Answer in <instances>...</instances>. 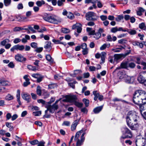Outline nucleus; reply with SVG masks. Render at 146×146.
Returning <instances> with one entry per match:
<instances>
[{"label": "nucleus", "mask_w": 146, "mask_h": 146, "mask_svg": "<svg viewBox=\"0 0 146 146\" xmlns=\"http://www.w3.org/2000/svg\"><path fill=\"white\" fill-rule=\"evenodd\" d=\"M126 119L127 125L131 130L137 129L139 125V117L135 112L133 111L128 112Z\"/></svg>", "instance_id": "f257e3e1"}, {"label": "nucleus", "mask_w": 146, "mask_h": 146, "mask_svg": "<svg viewBox=\"0 0 146 146\" xmlns=\"http://www.w3.org/2000/svg\"><path fill=\"white\" fill-rule=\"evenodd\" d=\"M62 97L63 98H65L62 100L64 102H74V104L78 108H81L83 106V104L76 101L77 98L76 95H62Z\"/></svg>", "instance_id": "f03ea898"}, {"label": "nucleus", "mask_w": 146, "mask_h": 146, "mask_svg": "<svg viewBox=\"0 0 146 146\" xmlns=\"http://www.w3.org/2000/svg\"><path fill=\"white\" fill-rule=\"evenodd\" d=\"M43 18L45 21L55 24H57L58 23L61 22L60 20L55 15H47L43 17Z\"/></svg>", "instance_id": "7ed1b4c3"}, {"label": "nucleus", "mask_w": 146, "mask_h": 146, "mask_svg": "<svg viewBox=\"0 0 146 146\" xmlns=\"http://www.w3.org/2000/svg\"><path fill=\"white\" fill-rule=\"evenodd\" d=\"M121 131L123 135L120 138V140L122 141L123 139L129 138L132 137V134L131 131L127 127H125L122 128Z\"/></svg>", "instance_id": "20e7f679"}, {"label": "nucleus", "mask_w": 146, "mask_h": 146, "mask_svg": "<svg viewBox=\"0 0 146 146\" xmlns=\"http://www.w3.org/2000/svg\"><path fill=\"white\" fill-rule=\"evenodd\" d=\"M86 19L87 20L90 21H95L98 18L95 13L94 12L90 11L86 13L85 15Z\"/></svg>", "instance_id": "39448f33"}, {"label": "nucleus", "mask_w": 146, "mask_h": 146, "mask_svg": "<svg viewBox=\"0 0 146 146\" xmlns=\"http://www.w3.org/2000/svg\"><path fill=\"white\" fill-rule=\"evenodd\" d=\"M135 143L137 146H145V139L141 136H138L136 138Z\"/></svg>", "instance_id": "423d86ee"}, {"label": "nucleus", "mask_w": 146, "mask_h": 146, "mask_svg": "<svg viewBox=\"0 0 146 146\" xmlns=\"http://www.w3.org/2000/svg\"><path fill=\"white\" fill-rule=\"evenodd\" d=\"M127 52L124 54H116L114 55V60H117L120 59H122L124 58L126 56L129 55L131 52V50H127Z\"/></svg>", "instance_id": "0eeeda50"}, {"label": "nucleus", "mask_w": 146, "mask_h": 146, "mask_svg": "<svg viewBox=\"0 0 146 146\" xmlns=\"http://www.w3.org/2000/svg\"><path fill=\"white\" fill-rule=\"evenodd\" d=\"M138 81L140 83H144L146 82V72H141L137 78Z\"/></svg>", "instance_id": "6e6552de"}, {"label": "nucleus", "mask_w": 146, "mask_h": 146, "mask_svg": "<svg viewBox=\"0 0 146 146\" xmlns=\"http://www.w3.org/2000/svg\"><path fill=\"white\" fill-rule=\"evenodd\" d=\"M141 100L139 95L135 91L133 94V102L134 104L137 105H139L141 103Z\"/></svg>", "instance_id": "1a4fd4ad"}, {"label": "nucleus", "mask_w": 146, "mask_h": 146, "mask_svg": "<svg viewBox=\"0 0 146 146\" xmlns=\"http://www.w3.org/2000/svg\"><path fill=\"white\" fill-rule=\"evenodd\" d=\"M123 80L126 83L132 84L135 80V78L133 76H130L125 74L123 77Z\"/></svg>", "instance_id": "9d476101"}, {"label": "nucleus", "mask_w": 146, "mask_h": 146, "mask_svg": "<svg viewBox=\"0 0 146 146\" xmlns=\"http://www.w3.org/2000/svg\"><path fill=\"white\" fill-rule=\"evenodd\" d=\"M25 48V46L23 45H20L17 44L13 46L11 49V52H14L15 50L23 51Z\"/></svg>", "instance_id": "9b49d317"}, {"label": "nucleus", "mask_w": 146, "mask_h": 146, "mask_svg": "<svg viewBox=\"0 0 146 146\" xmlns=\"http://www.w3.org/2000/svg\"><path fill=\"white\" fill-rule=\"evenodd\" d=\"M85 134V133H83L80 139L76 140L77 141L76 143V146H81L83 144V142L84 141L85 138L84 135Z\"/></svg>", "instance_id": "f8f14e48"}, {"label": "nucleus", "mask_w": 146, "mask_h": 146, "mask_svg": "<svg viewBox=\"0 0 146 146\" xmlns=\"http://www.w3.org/2000/svg\"><path fill=\"white\" fill-rule=\"evenodd\" d=\"M15 59L18 62H23L25 61L26 58L23 56L21 54H18L15 56Z\"/></svg>", "instance_id": "ddd939ff"}, {"label": "nucleus", "mask_w": 146, "mask_h": 146, "mask_svg": "<svg viewBox=\"0 0 146 146\" xmlns=\"http://www.w3.org/2000/svg\"><path fill=\"white\" fill-rule=\"evenodd\" d=\"M32 76L34 78L37 79L36 82L37 83H40L44 77L38 74H33Z\"/></svg>", "instance_id": "4468645a"}, {"label": "nucleus", "mask_w": 146, "mask_h": 146, "mask_svg": "<svg viewBox=\"0 0 146 146\" xmlns=\"http://www.w3.org/2000/svg\"><path fill=\"white\" fill-rule=\"evenodd\" d=\"M141 99L146 98V92L144 91L138 90L135 91Z\"/></svg>", "instance_id": "2eb2a0df"}, {"label": "nucleus", "mask_w": 146, "mask_h": 146, "mask_svg": "<svg viewBox=\"0 0 146 146\" xmlns=\"http://www.w3.org/2000/svg\"><path fill=\"white\" fill-rule=\"evenodd\" d=\"M50 110V112L52 113H53L55 110H56L58 108V105H55L53 104L52 105H46Z\"/></svg>", "instance_id": "dca6fc26"}, {"label": "nucleus", "mask_w": 146, "mask_h": 146, "mask_svg": "<svg viewBox=\"0 0 146 146\" xmlns=\"http://www.w3.org/2000/svg\"><path fill=\"white\" fill-rule=\"evenodd\" d=\"M23 98L27 102H29L31 100V97L30 95L27 93H24L22 95Z\"/></svg>", "instance_id": "f3484780"}, {"label": "nucleus", "mask_w": 146, "mask_h": 146, "mask_svg": "<svg viewBox=\"0 0 146 146\" xmlns=\"http://www.w3.org/2000/svg\"><path fill=\"white\" fill-rule=\"evenodd\" d=\"M79 121V120L76 119L72 123L71 127V131H73L76 129V127L78 124Z\"/></svg>", "instance_id": "a211bd4d"}, {"label": "nucleus", "mask_w": 146, "mask_h": 146, "mask_svg": "<svg viewBox=\"0 0 146 146\" xmlns=\"http://www.w3.org/2000/svg\"><path fill=\"white\" fill-rule=\"evenodd\" d=\"M44 48L46 49V51L50 52L52 48L51 42L50 41L46 42Z\"/></svg>", "instance_id": "6ab92c4d"}, {"label": "nucleus", "mask_w": 146, "mask_h": 146, "mask_svg": "<svg viewBox=\"0 0 146 146\" xmlns=\"http://www.w3.org/2000/svg\"><path fill=\"white\" fill-rule=\"evenodd\" d=\"M27 18V17L22 15H19L16 17V20L19 22H24L26 21Z\"/></svg>", "instance_id": "aec40b11"}, {"label": "nucleus", "mask_w": 146, "mask_h": 146, "mask_svg": "<svg viewBox=\"0 0 146 146\" xmlns=\"http://www.w3.org/2000/svg\"><path fill=\"white\" fill-rule=\"evenodd\" d=\"M103 108V106L96 107L93 109V111L95 114L98 113L102 110Z\"/></svg>", "instance_id": "412c9836"}, {"label": "nucleus", "mask_w": 146, "mask_h": 146, "mask_svg": "<svg viewBox=\"0 0 146 146\" xmlns=\"http://www.w3.org/2000/svg\"><path fill=\"white\" fill-rule=\"evenodd\" d=\"M132 44L133 46H139L141 48H142L143 47V44L142 43L137 41H133Z\"/></svg>", "instance_id": "4be33fe9"}, {"label": "nucleus", "mask_w": 146, "mask_h": 146, "mask_svg": "<svg viewBox=\"0 0 146 146\" xmlns=\"http://www.w3.org/2000/svg\"><path fill=\"white\" fill-rule=\"evenodd\" d=\"M83 129H82L81 130L78 131L76 133L74 138V140L75 141H76V140L80 139L79 138V137L81 135V133L83 132Z\"/></svg>", "instance_id": "5701e85b"}, {"label": "nucleus", "mask_w": 146, "mask_h": 146, "mask_svg": "<svg viewBox=\"0 0 146 146\" xmlns=\"http://www.w3.org/2000/svg\"><path fill=\"white\" fill-rule=\"evenodd\" d=\"M110 46V44L109 43L104 44L100 48V49L102 50L105 49L106 48H109Z\"/></svg>", "instance_id": "b1692460"}, {"label": "nucleus", "mask_w": 146, "mask_h": 146, "mask_svg": "<svg viewBox=\"0 0 146 146\" xmlns=\"http://www.w3.org/2000/svg\"><path fill=\"white\" fill-rule=\"evenodd\" d=\"M93 94L94 96V100L95 101H96L100 95L99 93L96 90L94 91L93 92Z\"/></svg>", "instance_id": "393cba45"}, {"label": "nucleus", "mask_w": 146, "mask_h": 146, "mask_svg": "<svg viewBox=\"0 0 146 146\" xmlns=\"http://www.w3.org/2000/svg\"><path fill=\"white\" fill-rule=\"evenodd\" d=\"M128 62H122L120 64V67L123 68H128Z\"/></svg>", "instance_id": "a878e982"}, {"label": "nucleus", "mask_w": 146, "mask_h": 146, "mask_svg": "<svg viewBox=\"0 0 146 146\" xmlns=\"http://www.w3.org/2000/svg\"><path fill=\"white\" fill-rule=\"evenodd\" d=\"M16 97L19 104L21 105V103L20 100V91L19 90H17Z\"/></svg>", "instance_id": "bb28decb"}, {"label": "nucleus", "mask_w": 146, "mask_h": 146, "mask_svg": "<svg viewBox=\"0 0 146 146\" xmlns=\"http://www.w3.org/2000/svg\"><path fill=\"white\" fill-rule=\"evenodd\" d=\"M30 39V36L28 35H26L25 37L23 38L21 40V41L23 43H26L27 42V40Z\"/></svg>", "instance_id": "cd10ccee"}, {"label": "nucleus", "mask_w": 146, "mask_h": 146, "mask_svg": "<svg viewBox=\"0 0 146 146\" xmlns=\"http://www.w3.org/2000/svg\"><path fill=\"white\" fill-rule=\"evenodd\" d=\"M106 53L105 52H102L101 54V58L102 62H101L103 63L105 62V56L106 55Z\"/></svg>", "instance_id": "c85d7f7f"}, {"label": "nucleus", "mask_w": 146, "mask_h": 146, "mask_svg": "<svg viewBox=\"0 0 146 146\" xmlns=\"http://www.w3.org/2000/svg\"><path fill=\"white\" fill-rule=\"evenodd\" d=\"M121 28H120V27L118 28L117 27H116L112 28L111 29L110 31L111 33H115L117 31H120L121 30Z\"/></svg>", "instance_id": "c756f323"}, {"label": "nucleus", "mask_w": 146, "mask_h": 146, "mask_svg": "<svg viewBox=\"0 0 146 146\" xmlns=\"http://www.w3.org/2000/svg\"><path fill=\"white\" fill-rule=\"evenodd\" d=\"M138 105L139 106L140 112L141 115H142L145 109L144 105L141 104H141Z\"/></svg>", "instance_id": "7c9ffc66"}, {"label": "nucleus", "mask_w": 146, "mask_h": 146, "mask_svg": "<svg viewBox=\"0 0 146 146\" xmlns=\"http://www.w3.org/2000/svg\"><path fill=\"white\" fill-rule=\"evenodd\" d=\"M36 93L39 96H40L42 94V91L41 90V88L39 86H38L36 88Z\"/></svg>", "instance_id": "2f4dec72"}, {"label": "nucleus", "mask_w": 146, "mask_h": 146, "mask_svg": "<svg viewBox=\"0 0 146 146\" xmlns=\"http://www.w3.org/2000/svg\"><path fill=\"white\" fill-rule=\"evenodd\" d=\"M46 59L48 62H52L53 61V60L50 54L46 55Z\"/></svg>", "instance_id": "473e14b6"}, {"label": "nucleus", "mask_w": 146, "mask_h": 146, "mask_svg": "<svg viewBox=\"0 0 146 146\" xmlns=\"http://www.w3.org/2000/svg\"><path fill=\"white\" fill-rule=\"evenodd\" d=\"M52 41L55 44H61L64 45H65L66 44L65 43L61 42L60 40H56L54 39H53L52 40Z\"/></svg>", "instance_id": "72a5a7b5"}, {"label": "nucleus", "mask_w": 146, "mask_h": 146, "mask_svg": "<svg viewBox=\"0 0 146 146\" xmlns=\"http://www.w3.org/2000/svg\"><path fill=\"white\" fill-rule=\"evenodd\" d=\"M23 30H28L26 28H22L20 27H16L14 28L13 31H18Z\"/></svg>", "instance_id": "f704fd0d"}, {"label": "nucleus", "mask_w": 146, "mask_h": 146, "mask_svg": "<svg viewBox=\"0 0 146 146\" xmlns=\"http://www.w3.org/2000/svg\"><path fill=\"white\" fill-rule=\"evenodd\" d=\"M136 66L135 64L133 62H128V68L129 67L131 68H134Z\"/></svg>", "instance_id": "c9c22d12"}, {"label": "nucleus", "mask_w": 146, "mask_h": 146, "mask_svg": "<svg viewBox=\"0 0 146 146\" xmlns=\"http://www.w3.org/2000/svg\"><path fill=\"white\" fill-rule=\"evenodd\" d=\"M11 0H4V5L6 7L10 5L11 4Z\"/></svg>", "instance_id": "e433bc0d"}, {"label": "nucleus", "mask_w": 146, "mask_h": 146, "mask_svg": "<svg viewBox=\"0 0 146 146\" xmlns=\"http://www.w3.org/2000/svg\"><path fill=\"white\" fill-rule=\"evenodd\" d=\"M45 3V2L43 0L41 1H38L36 3V5L38 7H41L42 4H44Z\"/></svg>", "instance_id": "4c0bfd02"}, {"label": "nucleus", "mask_w": 146, "mask_h": 146, "mask_svg": "<svg viewBox=\"0 0 146 146\" xmlns=\"http://www.w3.org/2000/svg\"><path fill=\"white\" fill-rule=\"evenodd\" d=\"M98 0H85V3H96Z\"/></svg>", "instance_id": "58836bf2"}, {"label": "nucleus", "mask_w": 146, "mask_h": 146, "mask_svg": "<svg viewBox=\"0 0 146 146\" xmlns=\"http://www.w3.org/2000/svg\"><path fill=\"white\" fill-rule=\"evenodd\" d=\"M128 33L130 35H134L137 33V31L135 30L130 29L128 30Z\"/></svg>", "instance_id": "ea45409f"}, {"label": "nucleus", "mask_w": 146, "mask_h": 146, "mask_svg": "<svg viewBox=\"0 0 146 146\" xmlns=\"http://www.w3.org/2000/svg\"><path fill=\"white\" fill-rule=\"evenodd\" d=\"M67 16L68 18L71 20L73 19L74 18V15L70 12H68V14Z\"/></svg>", "instance_id": "a19ab883"}, {"label": "nucleus", "mask_w": 146, "mask_h": 146, "mask_svg": "<svg viewBox=\"0 0 146 146\" xmlns=\"http://www.w3.org/2000/svg\"><path fill=\"white\" fill-rule=\"evenodd\" d=\"M124 18V17L123 15H120L117 16V17L115 18V20L119 22L121 20L123 19Z\"/></svg>", "instance_id": "79ce46f5"}, {"label": "nucleus", "mask_w": 146, "mask_h": 146, "mask_svg": "<svg viewBox=\"0 0 146 146\" xmlns=\"http://www.w3.org/2000/svg\"><path fill=\"white\" fill-rule=\"evenodd\" d=\"M79 25L77 28V31L78 33H80L81 32L82 30V25L80 23H78Z\"/></svg>", "instance_id": "37998d69"}, {"label": "nucleus", "mask_w": 146, "mask_h": 146, "mask_svg": "<svg viewBox=\"0 0 146 146\" xmlns=\"http://www.w3.org/2000/svg\"><path fill=\"white\" fill-rule=\"evenodd\" d=\"M33 114L35 116H39L41 114V111H34L33 112Z\"/></svg>", "instance_id": "c03bdc74"}, {"label": "nucleus", "mask_w": 146, "mask_h": 146, "mask_svg": "<svg viewBox=\"0 0 146 146\" xmlns=\"http://www.w3.org/2000/svg\"><path fill=\"white\" fill-rule=\"evenodd\" d=\"M65 1V0H58L57 2V5L59 6H63L64 5L63 2Z\"/></svg>", "instance_id": "a18cd8bd"}, {"label": "nucleus", "mask_w": 146, "mask_h": 146, "mask_svg": "<svg viewBox=\"0 0 146 146\" xmlns=\"http://www.w3.org/2000/svg\"><path fill=\"white\" fill-rule=\"evenodd\" d=\"M83 102L85 104L86 107H87L88 106L89 103V101L88 100L84 98L83 100Z\"/></svg>", "instance_id": "49530a36"}, {"label": "nucleus", "mask_w": 146, "mask_h": 146, "mask_svg": "<svg viewBox=\"0 0 146 146\" xmlns=\"http://www.w3.org/2000/svg\"><path fill=\"white\" fill-rule=\"evenodd\" d=\"M13 96L10 94H8L5 97V99L8 100H12L13 99Z\"/></svg>", "instance_id": "de8ad7c7"}, {"label": "nucleus", "mask_w": 146, "mask_h": 146, "mask_svg": "<svg viewBox=\"0 0 146 146\" xmlns=\"http://www.w3.org/2000/svg\"><path fill=\"white\" fill-rule=\"evenodd\" d=\"M38 140L35 139L33 141H29V143L32 145H34L38 144Z\"/></svg>", "instance_id": "09e8293b"}, {"label": "nucleus", "mask_w": 146, "mask_h": 146, "mask_svg": "<svg viewBox=\"0 0 146 146\" xmlns=\"http://www.w3.org/2000/svg\"><path fill=\"white\" fill-rule=\"evenodd\" d=\"M139 28L145 30L146 29V27H145V24L142 23L139 24Z\"/></svg>", "instance_id": "8fccbe9b"}, {"label": "nucleus", "mask_w": 146, "mask_h": 146, "mask_svg": "<svg viewBox=\"0 0 146 146\" xmlns=\"http://www.w3.org/2000/svg\"><path fill=\"white\" fill-rule=\"evenodd\" d=\"M94 35L95 36L94 37L96 39H99L101 36V34L100 32H98L95 33Z\"/></svg>", "instance_id": "3c124183"}, {"label": "nucleus", "mask_w": 146, "mask_h": 146, "mask_svg": "<svg viewBox=\"0 0 146 146\" xmlns=\"http://www.w3.org/2000/svg\"><path fill=\"white\" fill-rule=\"evenodd\" d=\"M62 32L64 33H68L70 32V30L66 28H62Z\"/></svg>", "instance_id": "603ef678"}, {"label": "nucleus", "mask_w": 146, "mask_h": 146, "mask_svg": "<svg viewBox=\"0 0 146 146\" xmlns=\"http://www.w3.org/2000/svg\"><path fill=\"white\" fill-rule=\"evenodd\" d=\"M37 102L39 103H41L43 105H45L46 106L48 105L46 103V102L42 99H39L37 100Z\"/></svg>", "instance_id": "864d4df0"}, {"label": "nucleus", "mask_w": 146, "mask_h": 146, "mask_svg": "<svg viewBox=\"0 0 146 146\" xmlns=\"http://www.w3.org/2000/svg\"><path fill=\"white\" fill-rule=\"evenodd\" d=\"M30 45L31 46L34 48H36L37 47L38 44L35 42H32L31 43Z\"/></svg>", "instance_id": "5fc2aeb1"}, {"label": "nucleus", "mask_w": 146, "mask_h": 146, "mask_svg": "<svg viewBox=\"0 0 146 146\" xmlns=\"http://www.w3.org/2000/svg\"><path fill=\"white\" fill-rule=\"evenodd\" d=\"M70 123L68 121H64L62 124V125H65L67 126H69L70 125Z\"/></svg>", "instance_id": "6e6d98bb"}, {"label": "nucleus", "mask_w": 146, "mask_h": 146, "mask_svg": "<svg viewBox=\"0 0 146 146\" xmlns=\"http://www.w3.org/2000/svg\"><path fill=\"white\" fill-rule=\"evenodd\" d=\"M27 67L28 69L33 71H35L36 70V67L33 66L31 65H29L27 66Z\"/></svg>", "instance_id": "4d7b16f0"}, {"label": "nucleus", "mask_w": 146, "mask_h": 146, "mask_svg": "<svg viewBox=\"0 0 146 146\" xmlns=\"http://www.w3.org/2000/svg\"><path fill=\"white\" fill-rule=\"evenodd\" d=\"M43 49V48L42 47H37L35 50V51L36 52L38 53H40L41 52Z\"/></svg>", "instance_id": "13d9d810"}, {"label": "nucleus", "mask_w": 146, "mask_h": 146, "mask_svg": "<svg viewBox=\"0 0 146 146\" xmlns=\"http://www.w3.org/2000/svg\"><path fill=\"white\" fill-rule=\"evenodd\" d=\"M56 86V85L55 84H50L48 85V87L50 89H53Z\"/></svg>", "instance_id": "bf43d9fd"}, {"label": "nucleus", "mask_w": 146, "mask_h": 146, "mask_svg": "<svg viewBox=\"0 0 146 146\" xmlns=\"http://www.w3.org/2000/svg\"><path fill=\"white\" fill-rule=\"evenodd\" d=\"M126 40L124 39H122L118 40V42L122 44H124L125 43Z\"/></svg>", "instance_id": "052dcab7"}, {"label": "nucleus", "mask_w": 146, "mask_h": 146, "mask_svg": "<svg viewBox=\"0 0 146 146\" xmlns=\"http://www.w3.org/2000/svg\"><path fill=\"white\" fill-rule=\"evenodd\" d=\"M113 102H119V101H122L123 102H125V101L124 100H122L121 99H119L117 98H114L113 100Z\"/></svg>", "instance_id": "680f3d73"}, {"label": "nucleus", "mask_w": 146, "mask_h": 146, "mask_svg": "<svg viewBox=\"0 0 146 146\" xmlns=\"http://www.w3.org/2000/svg\"><path fill=\"white\" fill-rule=\"evenodd\" d=\"M1 85L6 86L8 85V82L6 80H1Z\"/></svg>", "instance_id": "e2e57ef3"}, {"label": "nucleus", "mask_w": 146, "mask_h": 146, "mask_svg": "<svg viewBox=\"0 0 146 146\" xmlns=\"http://www.w3.org/2000/svg\"><path fill=\"white\" fill-rule=\"evenodd\" d=\"M21 40L19 38H16L14 39L13 40V42L15 44H17L21 42Z\"/></svg>", "instance_id": "0e129e2a"}, {"label": "nucleus", "mask_w": 146, "mask_h": 146, "mask_svg": "<svg viewBox=\"0 0 146 146\" xmlns=\"http://www.w3.org/2000/svg\"><path fill=\"white\" fill-rule=\"evenodd\" d=\"M141 64L143 66V70H146V62H141Z\"/></svg>", "instance_id": "69168bd1"}, {"label": "nucleus", "mask_w": 146, "mask_h": 146, "mask_svg": "<svg viewBox=\"0 0 146 146\" xmlns=\"http://www.w3.org/2000/svg\"><path fill=\"white\" fill-rule=\"evenodd\" d=\"M55 101V99L51 98L49 102H46V103L48 105H50L52 102H53Z\"/></svg>", "instance_id": "338daca9"}, {"label": "nucleus", "mask_w": 146, "mask_h": 146, "mask_svg": "<svg viewBox=\"0 0 146 146\" xmlns=\"http://www.w3.org/2000/svg\"><path fill=\"white\" fill-rule=\"evenodd\" d=\"M23 8V5L22 3H20L17 6V8L19 10L22 9Z\"/></svg>", "instance_id": "774afa93"}]
</instances>
